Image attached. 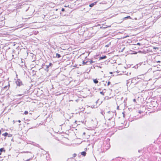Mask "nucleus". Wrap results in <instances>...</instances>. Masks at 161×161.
<instances>
[{
  "instance_id": "nucleus-1",
  "label": "nucleus",
  "mask_w": 161,
  "mask_h": 161,
  "mask_svg": "<svg viewBox=\"0 0 161 161\" xmlns=\"http://www.w3.org/2000/svg\"><path fill=\"white\" fill-rule=\"evenodd\" d=\"M108 114V117H110V118H109V120H110V119H112V118L114 116V113L112 111H108L106 112Z\"/></svg>"
},
{
  "instance_id": "nucleus-2",
  "label": "nucleus",
  "mask_w": 161,
  "mask_h": 161,
  "mask_svg": "<svg viewBox=\"0 0 161 161\" xmlns=\"http://www.w3.org/2000/svg\"><path fill=\"white\" fill-rule=\"evenodd\" d=\"M17 86H20L21 85H23L22 82L19 79H18L15 82Z\"/></svg>"
},
{
  "instance_id": "nucleus-3",
  "label": "nucleus",
  "mask_w": 161,
  "mask_h": 161,
  "mask_svg": "<svg viewBox=\"0 0 161 161\" xmlns=\"http://www.w3.org/2000/svg\"><path fill=\"white\" fill-rule=\"evenodd\" d=\"M53 65V64L50 63H49V64L48 65H44L46 67V68L45 69V70L47 72H48V68H49L51 66Z\"/></svg>"
},
{
  "instance_id": "nucleus-4",
  "label": "nucleus",
  "mask_w": 161,
  "mask_h": 161,
  "mask_svg": "<svg viewBox=\"0 0 161 161\" xmlns=\"http://www.w3.org/2000/svg\"><path fill=\"white\" fill-rule=\"evenodd\" d=\"M129 81H131V82L132 83H135L136 82V79L135 78H133L132 79H129Z\"/></svg>"
},
{
  "instance_id": "nucleus-5",
  "label": "nucleus",
  "mask_w": 161,
  "mask_h": 161,
  "mask_svg": "<svg viewBox=\"0 0 161 161\" xmlns=\"http://www.w3.org/2000/svg\"><path fill=\"white\" fill-rule=\"evenodd\" d=\"M97 2H94V3H92L89 5V7H93L95 5H96Z\"/></svg>"
},
{
  "instance_id": "nucleus-6",
  "label": "nucleus",
  "mask_w": 161,
  "mask_h": 161,
  "mask_svg": "<svg viewBox=\"0 0 161 161\" xmlns=\"http://www.w3.org/2000/svg\"><path fill=\"white\" fill-rule=\"evenodd\" d=\"M86 153L85 151H83L81 153V155L85 156L86 155Z\"/></svg>"
},
{
  "instance_id": "nucleus-7",
  "label": "nucleus",
  "mask_w": 161,
  "mask_h": 161,
  "mask_svg": "<svg viewBox=\"0 0 161 161\" xmlns=\"http://www.w3.org/2000/svg\"><path fill=\"white\" fill-rule=\"evenodd\" d=\"M107 58V56L105 55L104 56H103L99 58V59H105Z\"/></svg>"
},
{
  "instance_id": "nucleus-8",
  "label": "nucleus",
  "mask_w": 161,
  "mask_h": 161,
  "mask_svg": "<svg viewBox=\"0 0 161 161\" xmlns=\"http://www.w3.org/2000/svg\"><path fill=\"white\" fill-rule=\"evenodd\" d=\"M0 151L1 153L3 152H5V150L3 148H2L0 149Z\"/></svg>"
},
{
  "instance_id": "nucleus-9",
  "label": "nucleus",
  "mask_w": 161,
  "mask_h": 161,
  "mask_svg": "<svg viewBox=\"0 0 161 161\" xmlns=\"http://www.w3.org/2000/svg\"><path fill=\"white\" fill-rule=\"evenodd\" d=\"M56 57L58 58H60L61 57V56L60 54H59L56 53Z\"/></svg>"
},
{
  "instance_id": "nucleus-10",
  "label": "nucleus",
  "mask_w": 161,
  "mask_h": 161,
  "mask_svg": "<svg viewBox=\"0 0 161 161\" xmlns=\"http://www.w3.org/2000/svg\"><path fill=\"white\" fill-rule=\"evenodd\" d=\"M8 133L7 132H5L4 134H2V136H8Z\"/></svg>"
},
{
  "instance_id": "nucleus-11",
  "label": "nucleus",
  "mask_w": 161,
  "mask_h": 161,
  "mask_svg": "<svg viewBox=\"0 0 161 161\" xmlns=\"http://www.w3.org/2000/svg\"><path fill=\"white\" fill-rule=\"evenodd\" d=\"M88 61H86V62H85L84 61H83L82 64H83V65L86 64H88Z\"/></svg>"
},
{
  "instance_id": "nucleus-12",
  "label": "nucleus",
  "mask_w": 161,
  "mask_h": 161,
  "mask_svg": "<svg viewBox=\"0 0 161 161\" xmlns=\"http://www.w3.org/2000/svg\"><path fill=\"white\" fill-rule=\"evenodd\" d=\"M93 82L95 84H97L98 83V81L97 79H94Z\"/></svg>"
},
{
  "instance_id": "nucleus-13",
  "label": "nucleus",
  "mask_w": 161,
  "mask_h": 161,
  "mask_svg": "<svg viewBox=\"0 0 161 161\" xmlns=\"http://www.w3.org/2000/svg\"><path fill=\"white\" fill-rule=\"evenodd\" d=\"M9 85H8V86H4V87L3 88H4V89H6L7 90L9 88Z\"/></svg>"
},
{
  "instance_id": "nucleus-14",
  "label": "nucleus",
  "mask_w": 161,
  "mask_h": 161,
  "mask_svg": "<svg viewBox=\"0 0 161 161\" xmlns=\"http://www.w3.org/2000/svg\"><path fill=\"white\" fill-rule=\"evenodd\" d=\"M89 62L88 64H92V63L93 62L92 61V60H91V61H88Z\"/></svg>"
},
{
  "instance_id": "nucleus-15",
  "label": "nucleus",
  "mask_w": 161,
  "mask_h": 161,
  "mask_svg": "<svg viewBox=\"0 0 161 161\" xmlns=\"http://www.w3.org/2000/svg\"><path fill=\"white\" fill-rule=\"evenodd\" d=\"M130 82H131V81H129V80H127V86H128V85H129V83H130Z\"/></svg>"
},
{
  "instance_id": "nucleus-16",
  "label": "nucleus",
  "mask_w": 161,
  "mask_h": 161,
  "mask_svg": "<svg viewBox=\"0 0 161 161\" xmlns=\"http://www.w3.org/2000/svg\"><path fill=\"white\" fill-rule=\"evenodd\" d=\"M8 136L9 137H12V135L10 134H8Z\"/></svg>"
},
{
  "instance_id": "nucleus-17",
  "label": "nucleus",
  "mask_w": 161,
  "mask_h": 161,
  "mask_svg": "<svg viewBox=\"0 0 161 161\" xmlns=\"http://www.w3.org/2000/svg\"><path fill=\"white\" fill-rule=\"evenodd\" d=\"M28 112L27 111H25L24 112V114L26 115L28 114Z\"/></svg>"
},
{
  "instance_id": "nucleus-18",
  "label": "nucleus",
  "mask_w": 161,
  "mask_h": 161,
  "mask_svg": "<svg viewBox=\"0 0 161 161\" xmlns=\"http://www.w3.org/2000/svg\"><path fill=\"white\" fill-rule=\"evenodd\" d=\"M100 93L103 95H104V92L103 91L101 92Z\"/></svg>"
},
{
  "instance_id": "nucleus-19",
  "label": "nucleus",
  "mask_w": 161,
  "mask_h": 161,
  "mask_svg": "<svg viewBox=\"0 0 161 161\" xmlns=\"http://www.w3.org/2000/svg\"><path fill=\"white\" fill-rule=\"evenodd\" d=\"M76 155H77V154L76 153H74L73 155V157H76Z\"/></svg>"
},
{
  "instance_id": "nucleus-20",
  "label": "nucleus",
  "mask_w": 161,
  "mask_h": 161,
  "mask_svg": "<svg viewBox=\"0 0 161 161\" xmlns=\"http://www.w3.org/2000/svg\"><path fill=\"white\" fill-rule=\"evenodd\" d=\"M103 112H104V114H105V112H103V111L101 112V113L103 115H104V114H103Z\"/></svg>"
},
{
  "instance_id": "nucleus-21",
  "label": "nucleus",
  "mask_w": 161,
  "mask_h": 161,
  "mask_svg": "<svg viewBox=\"0 0 161 161\" xmlns=\"http://www.w3.org/2000/svg\"><path fill=\"white\" fill-rule=\"evenodd\" d=\"M153 49H158V48L157 47H153Z\"/></svg>"
},
{
  "instance_id": "nucleus-22",
  "label": "nucleus",
  "mask_w": 161,
  "mask_h": 161,
  "mask_svg": "<svg viewBox=\"0 0 161 161\" xmlns=\"http://www.w3.org/2000/svg\"><path fill=\"white\" fill-rule=\"evenodd\" d=\"M61 11L63 12H64L65 11V9L64 8H62Z\"/></svg>"
},
{
  "instance_id": "nucleus-23",
  "label": "nucleus",
  "mask_w": 161,
  "mask_h": 161,
  "mask_svg": "<svg viewBox=\"0 0 161 161\" xmlns=\"http://www.w3.org/2000/svg\"><path fill=\"white\" fill-rule=\"evenodd\" d=\"M110 84V82L109 81H108V86H109Z\"/></svg>"
},
{
  "instance_id": "nucleus-24",
  "label": "nucleus",
  "mask_w": 161,
  "mask_h": 161,
  "mask_svg": "<svg viewBox=\"0 0 161 161\" xmlns=\"http://www.w3.org/2000/svg\"><path fill=\"white\" fill-rule=\"evenodd\" d=\"M105 47H109V45L108 44V45H105Z\"/></svg>"
},
{
  "instance_id": "nucleus-25",
  "label": "nucleus",
  "mask_w": 161,
  "mask_h": 161,
  "mask_svg": "<svg viewBox=\"0 0 161 161\" xmlns=\"http://www.w3.org/2000/svg\"><path fill=\"white\" fill-rule=\"evenodd\" d=\"M142 112L141 110H140L139 111V113H140V114H141Z\"/></svg>"
},
{
  "instance_id": "nucleus-26",
  "label": "nucleus",
  "mask_w": 161,
  "mask_h": 161,
  "mask_svg": "<svg viewBox=\"0 0 161 161\" xmlns=\"http://www.w3.org/2000/svg\"><path fill=\"white\" fill-rule=\"evenodd\" d=\"M161 61H158L157 62V63H160Z\"/></svg>"
},
{
  "instance_id": "nucleus-27",
  "label": "nucleus",
  "mask_w": 161,
  "mask_h": 161,
  "mask_svg": "<svg viewBox=\"0 0 161 161\" xmlns=\"http://www.w3.org/2000/svg\"><path fill=\"white\" fill-rule=\"evenodd\" d=\"M112 123H113V125L115 124V123L114 122V121H112Z\"/></svg>"
},
{
  "instance_id": "nucleus-28",
  "label": "nucleus",
  "mask_w": 161,
  "mask_h": 161,
  "mask_svg": "<svg viewBox=\"0 0 161 161\" xmlns=\"http://www.w3.org/2000/svg\"><path fill=\"white\" fill-rule=\"evenodd\" d=\"M86 133L85 132H84L83 133V135H85V134Z\"/></svg>"
},
{
  "instance_id": "nucleus-29",
  "label": "nucleus",
  "mask_w": 161,
  "mask_h": 161,
  "mask_svg": "<svg viewBox=\"0 0 161 161\" xmlns=\"http://www.w3.org/2000/svg\"><path fill=\"white\" fill-rule=\"evenodd\" d=\"M18 122L19 123H20V122H21V121H20V120H19L18 121Z\"/></svg>"
},
{
  "instance_id": "nucleus-30",
  "label": "nucleus",
  "mask_w": 161,
  "mask_h": 161,
  "mask_svg": "<svg viewBox=\"0 0 161 161\" xmlns=\"http://www.w3.org/2000/svg\"><path fill=\"white\" fill-rule=\"evenodd\" d=\"M137 45H140V43H137Z\"/></svg>"
},
{
  "instance_id": "nucleus-31",
  "label": "nucleus",
  "mask_w": 161,
  "mask_h": 161,
  "mask_svg": "<svg viewBox=\"0 0 161 161\" xmlns=\"http://www.w3.org/2000/svg\"><path fill=\"white\" fill-rule=\"evenodd\" d=\"M1 130H0V135H1Z\"/></svg>"
},
{
  "instance_id": "nucleus-32",
  "label": "nucleus",
  "mask_w": 161,
  "mask_h": 161,
  "mask_svg": "<svg viewBox=\"0 0 161 161\" xmlns=\"http://www.w3.org/2000/svg\"><path fill=\"white\" fill-rule=\"evenodd\" d=\"M110 74H112V73H112V72H110Z\"/></svg>"
},
{
  "instance_id": "nucleus-33",
  "label": "nucleus",
  "mask_w": 161,
  "mask_h": 161,
  "mask_svg": "<svg viewBox=\"0 0 161 161\" xmlns=\"http://www.w3.org/2000/svg\"><path fill=\"white\" fill-rule=\"evenodd\" d=\"M11 141H13V138L12 139Z\"/></svg>"
},
{
  "instance_id": "nucleus-34",
  "label": "nucleus",
  "mask_w": 161,
  "mask_h": 161,
  "mask_svg": "<svg viewBox=\"0 0 161 161\" xmlns=\"http://www.w3.org/2000/svg\"><path fill=\"white\" fill-rule=\"evenodd\" d=\"M125 48L124 47V48H123V49H122V51H123V50H124V49H125Z\"/></svg>"
},
{
  "instance_id": "nucleus-35",
  "label": "nucleus",
  "mask_w": 161,
  "mask_h": 161,
  "mask_svg": "<svg viewBox=\"0 0 161 161\" xmlns=\"http://www.w3.org/2000/svg\"><path fill=\"white\" fill-rule=\"evenodd\" d=\"M1 154V152L0 151V155Z\"/></svg>"
},
{
  "instance_id": "nucleus-36",
  "label": "nucleus",
  "mask_w": 161,
  "mask_h": 161,
  "mask_svg": "<svg viewBox=\"0 0 161 161\" xmlns=\"http://www.w3.org/2000/svg\"><path fill=\"white\" fill-rule=\"evenodd\" d=\"M133 101H136V100H135V99H134Z\"/></svg>"
},
{
  "instance_id": "nucleus-37",
  "label": "nucleus",
  "mask_w": 161,
  "mask_h": 161,
  "mask_svg": "<svg viewBox=\"0 0 161 161\" xmlns=\"http://www.w3.org/2000/svg\"><path fill=\"white\" fill-rule=\"evenodd\" d=\"M65 7H67V6H65Z\"/></svg>"
},
{
  "instance_id": "nucleus-38",
  "label": "nucleus",
  "mask_w": 161,
  "mask_h": 161,
  "mask_svg": "<svg viewBox=\"0 0 161 161\" xmlns=\"http://www.w3.org/2000/svg\"><path fill=\"white\" fill-rule=\"evenodd\" d=\"M138 152H140V150H138Z\"/></svg>"
}]
</instances>
